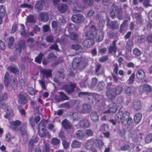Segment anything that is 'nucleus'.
<instances>
[{
	"instance_id": "nucleus-59",
	"label": "nucleus",
	"mask_w": 152,
	"mask_h": 152,
	"mask_svg": "<svg viewBox=\"0 0 152 152\" xmlns=\"http://www.w3.org/2000/svg\"><path fill=\"white\" fill-rule=\"evenodd\" d=\"M60 94L61 95V98H62V99L64 100L65 99H68L67 97V96H66L65 94H64V93L63 92H60Z\"/></svg>"
},
{
	"instance_id": "nucleus-11",
	"label": "nucleus",
	"mask_w": 152,
	"mask_h": 152,
	"mask_svg": "<svg viewBox=\"0 0 152 152\" xmlns=\"http://www.w3.org/2000/svg\"><path fill=\"white\" fill-rule=\"evenodd\" d=\"M25 42L23 40L22 41L19 47L16 46V49L14 52V53L17 56H19L20 55V51L21 49H23L25 47Z\"/></svg>"
},
{
	"instance_id": "nucleus-3",
	"label": "nucleus",
	"mask_w": 152,
	"mask_h": 152,
	"mask_svg": "<svg viewBox=\"0 0 152 152\" xmlns=\"http://www.w3.org/2000/svg\"><path fill=\"white\" fill-rule=\"evenodd\" d=\"M122 90V87L120 86H118L115 88L107 90L106 95L109 99H113L116 95L120 94Z\"/></svg>"
},
{
	"instance_id": "nucleus-33",
	"label": "nucleus",
	"mask_w": 152,
	"mask_h": 152,
	"mask_svg": "<svg viewBox=\"0 0 152 152\" xmlns=\"http://www.w3.org/2000/svg\"><path fill=\"white\" fill-rule=\"evenodd\" d=\"M59 140L56 138H53L51 140V143L54 145H57L59 143Z\"/></svg>"
},
{
	"instance_id": "nucleus-8",
	"label": "nucleus",
	"mask_w": 152,
	"mask_h": 152,
	"mask_svg": "<svg viewBox=\"0 0 152 152\" xmlns=\"http://www.w3.org/2000/svg\"><path fill=\"white\" fill-rule=\"evenodd\" d=\"M4 109L6 113L4 117L7 118H8L9 117H12L13 116V113L11 109L6 104L4 105L3 108Z\"/></svg>"
},
{
	"instance_id": "nucleus-48",
	"label": "nucleus",
	"mask_w": 152,
	"mask_h": 152,
	"mask_svg": "<svg viewBox=\"0 0 152 152\" xmlns=\"http://www.w3.org/2000/svg\"><path fill=\"white\" fill-rule=\"evenodd\" d=\"M86 134L88 136H92L93 134V132L90 129L87 130L86 131Z\"/></svg>"
},
{
	"instance_id": "nucleus-5",
	"label": "nucleus",
	"mask_w": 152,
	"mask_h": 152,
	"mask_svg": "<svg viewBox=\"0 0 152 152\" xmlns=\"http://www.w3.org/2000/svg\"><path fill=\"white\" fill-rule=\"evenodd\" d=\"M109 109L108 110L105 112L104 114L102 115V119L105 120L107 119V115H104L108 113H115L117 110L118 108L116 104L113 102H110L109 105Z\"/></svg>"
},
{
	"instance_id": "nucleus-40",
	"label": "nucleus",
	"mask_w": 152,
	"mask_h": 152,
	"mask_svg": "<svg viewBox=\"0 0 152 152\" xmlns=\"http://www.w3.org/2000/svg\"><path fill=\"white\" fill-rule=\"evenodd\" d=\"M29 93L31 95H33L35 94V91L34 89L32 87H29L28 88Z\"/></svg>"
},
{
	"instance_id": "nucleus-38",
	"label": "nucleus",
	"mask_w": 152,
	"mask_h": 152,
	"mask_svg": "<svg viewBox=\"0 0 152 152\" xmlns=\"http://www.w3.org/2000/svg\"><path fill=\"white\" fill-rule=\"evenodd\" d=\"M10 71L13 73L18 74L19 73L18 68L16 67H10Z\"/></svg>"
},
{
	"instance_id": "nucleus-37",
	"label": "nucleus",
	"mask_w": 152,
	"mask_h": 152,
	"mask_svg": "<svg viewBox=\"0 0 152 152\" xmlns=\"http://www.w3.org/2000/svg\"><path fill=\"white\" fill-rule=\"evenodd\" d=\"M34 20L33 16L32 15H30L28 16L26 19V23L27 22H34Z\"/></svg>"
},
{
	"instance_id": "nucleus-39",
	"label": "nucleus",
	"mask_w": 152,
	"mask_h": 152,
	"mask_svg": "<svg viewBox=\"0 0 152 152\" xmlns=\"http://www.w3.org/2000/svg\"><path fill=\"white\" fill-rule=\"evenodd\" d=\"M151 0H145L143 2V5L145 7H148L151 6Z\"/></svg>"
},
{
	"instance_id": "nucleus-27",
	"label": "nucleus",
	"mask_w": 152,
	"mask_h": 152,
	"mask_svg": "<svg viewBox=\"0 0 152 152\" xmlns=\"http://www.w3.org/2000/svg\"><path fill=\"white\" fill-rule=\"evenodd\" d=\"M80 145V143L77 140L73 141L71 145V146L73 148H79Z\"/></svg>"
},
{
	"instance_id": "nucleus-42",
	"label": "nucleus",
	"mask_w": 152,
	"mask_h": 152,
	"mask_svg": "<svg viewBox=\"0 0 152 152\" xmlns=\"http://www.w3.org/2000/svg\"><path fill=\"white\" fill-rule=\"evenodd\" d=\"M38 141V139L37 137H36L34 139V141L31 140L30 141L29 143V146H31L32 148L33 147V143H37Z\"/></svg>"
},
{
	"instance_id": "nucleus-50",
	"label": "nucleus",
	"mask_w": 152,
	"mask_h": 152,
	"mask_svg": "<svg viewBox=\"0 0 152 152\" xmlns=\"http://www.w3.org/2000/svg\"><path fill=\"white\" fill-rule=\"evenodd\" d=\"M20 25L21 26V28H22V30H23L22 31H23L21 32H20V34L23 37H25L26 35V32H25V31L24 30V26L22 24H21Z\"/></svg>"
},
{
	"instance_id": "nucleus-22",
	"label": "nucleus",
	"mask_w": 152,
	"mask_h": 152,
	"mask_svg": "<svg viewBox=\"0 0 152 152\" xmlns=\"http://www.w3.org/2000/svg\"><path fill=\"white\" fill-rule=\"evenodd\" d=\"M39 18L42 20L46 22L48 20V16L46 13H42L39 15Z\"/></svg>"
},
{
	"instance_id": "nucleus-35",
	"label": "nucleus",
	"mask_w": 152,
	"mask_h": 152,
	"mask_svg": "<svg viewBox=\"0 0 152 152\" xmlns=\"http://www.w3.org/2000/svg\"><path fill=\"white\" fill-rule=\"evenodd\" d=\"M75 87V85L74 84H72L69 87V89H66V91L69 93L73 92L74 91V89Z\"/></svg>"
},
{
	"instance_id": "nucleus-25",
	"label": "nucleus",
	"mask_w": 152,
	"mask_h": 152,
	"mask_svg": "<svg viewBox=\"0 0 152 152\" xmlns=\"http://www.w3.org/2000/svg\"><path fill=\"white\" fill-rule=\"evenodd\" d=\"M62 124L63 126L65 129H69L71 126L70 123L66 120H64L62 122Z\"/></svg>"
},
{
	"instance_id": "nucleus-17",
	"label": "nucleus",
	"mask_w": 152,
	"mask_h": 152,
	"mask_svg": "<svg viewBox=\"0 0 152 152\" xmlns=\"http://www.w3.org/2000/svg\"><path fill=\"white\" fill-rule=\"evenodd\" d=\"M91 110L90 106L89 105L84 104L83 106L81 112L85 113L90 112Z\"/></svg>"
},
{
	"instance_id": "nucleus-15",
	"label": "nucleus",
	"mask_w": 152,
	"mask_h": 152,
	"mask_svg": "<svg viewBox=\"0 0 152 152\" xmlns=\"http://www.w3.org/2000/svg\"><path fill=\"white\" fill-rule=\"evenodd\" d=\"M145 74L144 72L142 70H139L136 73L137 77L139 80L144 79L145 77Z\"/></svg>"
},
{
	"instance_id": "nucleus-2",
	"label": "nucleus",
	"mask_w": 152,
	"mask_h": 152,
	"mask_svg": "<svg viewBox=\"0 0 152 152\" xmlns=\"http://www.w3.org/2000/svg\"><path fill=\"white\" fill-rule=\"evenodd\" d=\"M90 31L88 32L86 34L85 36L86 39L84 41L83 43L84 45L87 47H90L94 43V40L92 39L94 36L92 32L95 33L96 28L94 26H91L90 27Z\"/></svg>"
},
{
	"instance_id": "nucleus-24",
	"label": "nucleus",
	"mask_w": 152,
	"mask_h": 152,
	"mask_svg": "<svg viewBox=\"0 0 152 152\" xmlns=\"http://www.w3.org/2000/svg\"><path fill=\"white\" fill-rule=\"evenodd\" d=\"M103 34L102 31H99L97 34L95 36V38L97 41H101L103 39Z\"/></svg>"
},
{
	"instance_id": "nucleus-4",
	"label": "nucleus",
	"mask_w": 152,
	"mask_h": 152,
	"mask_svg": "<svg viewBox=\"0 0 152 152\" xmlns=\"http://www.w3.org/2000/svg\"><path fill=\"white\" fill-rule=\"evenodd\" d=\"M129 112L123 113L122 111L118 112L115 116V120L118 122L121 121L122 124L127 123V120L129 118Z\"/></svg>"
},
{
	"instance_id": "nucleus-63",
	"label": "nucleus",
	"mask_w": 152,
	"mask_h": 152,
	"mask_svg": "<svg viewBox=\"0 0 152 152\" xmlns=\"http://www.w3.org/2000/svg\"><path fill=\"white\" fill-rule=\"evenodd\" d=\"M39 83L41 85V87L42 88L45 89V86L44 82L42 80H39Z\"/></svg>"
},
{
	"instance_id": "nucleus-32",
	"label": "nucleus",
	"mask_w": 152,
	"mask_h": 152,
	"mask_svg": "<svg viewBox=\"0 0 152 152\" xmlns=\"http://www.w3.org/2000/svg\"><path fill=\"white\" fill-rule=\"evenodd\" d=\"M9 76V73L7 72L5 75L4 77V84L5 86H8V77Z\"/></svg>"
},
{
	"instance_id": "nucleus-54",
	"label": "nucleus",
	"mask_w": 152,
	"mask_h": 152,
	"mask_svg": "<svg viewBox=\"0 0 152 152\" xmlns=\"http://www.w3.org/2000/svg\"><path fill=\"white\" fill-rule=\"evenodd\" d=\"M53 40V38L51 36H48L46 37V40L48 42H51Z\"/></svg>"
},
{
	"instance_id": "nucleus-30",
	"label": "nucleus",
	"mask_w": 152,
	"mask_h": 152,
	"mask_svg": "<svg viewBox=\"0 0 152 152\" xmlns=\"http://www.w3.org/2000/svg\"><path fill=\"white\" fill-rule=\"evenodd\" d=\"M14 39L12 37H10L8 40V45L9 48H12L14 42Z\"/></svg>"
},
{
	"instance_id": "nucleus-28",
	"label": "nucleus",
	"mask_w": 152,
	"mask_h": 152,
	"mask_svg": "<svg viewBox=\"0 0 152 152\" xmlns=\"http://www.w3.org/2000/svg\"><path fill=\"white\" fill-rule=\"evenodd\" d=\"M115 41H114L113 42V46L110 47L109 49V52L112 53L113 52L115 53L116 52V48L115 46Z\"/></svg>"
},
{
	"instance_id": "nucleus-61",
	"label": "nucleus",
	"mask_w": 152,
	"mask_h": 152,
	"mask_svg": "<svg viewBox=\"0 0 152 152\" xmlns=\"http://www.w3.org/2000/svg\"><path fill=\"white\" fill-rule=\"evenodd\" d=\"M107 56L99 58V60L101 62H103L107 59Z\"/></svg>"
},
{
	"instance_id": "nucleus-7",
	"label": "nucleus",
	"mask_w": 152,
	"mask_h": 152,
	"mask_svg": "<svg viewBox=\"0 0 152 152\" xmlns=\"http://www.w3.org/2000/svg\"><path fill=\"white\" fill-rule=\"evenodd\" d=\"M152 90L151 87L149 85L145 84L140 86L139 91L141 93L143 92L147 93L151 92Z\"/></svg>"
},
{
	"instance_id": "nucleus-12",
	"label": "nucleus",
	"mask_w": 152,
	"mask_h": 152,
	"mask_svg": "<svg viewBox=\"0 0 152 152\" xmlns=\"http://www.w3.org/2000/svg\"><path fill=\"white\" fill-rule=\"evenodd\" d=\"M133 107L136 111H138L141 109V105L140 102L137 100H134L133 102Z\"/></svg>"
},
{
	"instance_id": "nucleus-57",
	"label": "nucleus",
	"mask_w": 152,
	"mask_h": 152,
	"mask_svg": "<svg viewBox=\"0 0 152 152\" xmlns=\"http://www.w3.org/2000/svg\"><path fill=\"white\" fill-rule=\"evenodd\" d=\"M80 48V46L79 45H73L72 46V48L76 50L79 49Z\"/></svg>"
},
{
	"instance_id": "nucleus-6",
	"label": "nucleus",
	"mask_w": 152,
	"mask_h": 152,
	"mask_svg": "<svg viewBox=\"0 0 152 152\" xmlns=\"http://www.w3.org/2000/svg\"><path fill=\"white\" fill-rule=\"evenodd\" d=\"M46 120H42L39 126V134L41 137H44L45 135L46 131L45 130V126L47 123Z\"/></svg>"
},
{
	"instance_id": "nucleus-44",
	"label": "nucleus",
	"mask_w": 152,
	"mask_h": 152,
	"mask_svg": "<svg viewBox=\"0 0 152 152\" xmlns=\"http://www.w3.org/2000/svg\"><path fill=\"white\" fill-rule=\"evenodd\" d=\"M20 7L22 8L27 7L29 9H32L33 7L31 5L26 4H22L20 6Z\"/></svg>"
},
{
	"instance_id": "nucleus-53",
	"label": "nucleus",
	"mask_w": 152,
	"mask_h": 152,
	"mask_svg": "<svg viewBox=\"0 0 152 152\" xmlns=\"http://www.w3.org/2000/svg\"><path fill=\"white\" fill-rule=\"evenodd\" d=\"M19 110L22 116L23 117H25V110L23 109H22L20 107L19 108Z\"/></svg>"
},
{
	"instance_id": "nucleus-18",
	"label": "nucleus",
	"mask_w": 152,
	"mask_h": 152,
	"mask_svg": "<svg viewBox=\"0 0 152 152\" xmlns=\"http://www.w3.org/2000/svg\"><path fill=\"white\" fill-rule=\"evenodd\" d=\"M58 8L59 11L61 12H64L68 9V7L65 4H60Z\"/></svg>"
},
{
	"instance_id": "nucleus-62",
	"label": "nucleus",
	"mask_w": 152,
	"mask_h": 152,
	"mask_svg": "<svg viewBox=\"0 0 152 152\" xmlns=\"http://www.w3.org/2000/svg\"><path fill=\"white\" fill-rule=\"evenodd\" d=\"M20 82L21 87L22 88L24 87L25 85V83L24 80L23 79H21L20 80Z\"/></svg>"
},
{
	"instance_id": "nucleus-51",
	"label": "nucleus",
	"mask_w": 152,
	"mask_h": 152,
	"mask_svg": "<svg viewBox=\"0 0 152 152\" xmlns=\"http://www.w3.org/2000/svg\"><path fill=\"white\" fill-rule=\"evenodd\" d=\"M92 0H84V3L85 4L91 5L92 4Z\"/></svg>"
},
{
	"instance_id": "nucleus-46",
	"label": "nucleus",
	"mask_w": 152,
	"mask_h": 152,
	"mask_svg": "<svg viewBox=\"0 0 152 152\" xmlns=\"http://www.w3.org/2000/svg\"><path fill=\"white\" fill-rule=\"evenodd\" d=\"M90 126V123L88 120L84 121V124H81L82 126H84L86 127H88Z\"/></svg>"
},
{
	"instance_id": "nucleus-20",
	"label": "nucleus",
	"mask_w": 152,
	"mask_h": 152,
	"mask_svg": "<svg viewBox=\"0 0 152 152\" xmlns=\"http://www.w3.org/2000/svg\"><path fill=\"white\" fill-rule=\"evenodd\" d=\"M91 119L93 122H96L99 120V116L95 112H92L91 115Z\"/></svg>"
},
{
	"instance_id": "nucleus-19",
	"label": "nucleus",
	"mask_w": 152,
	"mask_h": 152,
	"mask_svg": "<svg viewBox=\"0 0 152 152\" xmlns=\"http://www.w3.org/2000/svg\"><path fill=\"white\" fill-rule=\"evenodd\" d=\"M84 135V132L82 130L77 131L75 135V137L77 138L81 139Z\"/></svg>"
},
{
	"instance_id": "nucleus-31",
	"label": "nucleus",
	"mask_w": 152,
	"mask_h": 152,
	"mask_svg": "<svg viewBox=\"0 0 152 152\" xmlns=\"http://www.w3.org/2000/svg\"><path fill=\"white\" fill-rule=\"evenodd\" d=\"M43 56V55L42 53H40L39 55L35 58V60L36 62L39 64H40Z\"/></svg>"
},
{
	"instance_id": "nucleus-56",
	"label": "nucleus",
	"mask_w": 152,
	"mask_h": 152,
	"mask_svg": "<svg viewBox=\"0 0 152 152\" xmlns=\"http://www.w3.org/2000/svg\"><path fill=\"white\" fill-rule=\"evenodd\" d=\"M129 145H125L122 146L121 148L122 150L125 151L129 149Z\"/></svg>"
},
{
	"instance_id": "nucleus-13",
	"label": "nucleus",
	"mask_w": 152,
	"mask_h": 152,
	"mask_svg": "<svg viewBox=\"0 0 152 152\" xmlns=\"http://www.w3.org/2000/svg\"><path fill=\"white\" fill-rule=\"evenodd\" d=\"M41 72L44 77L47 78L51 76V70L50 69L46 70L44 69H41Z\"/></svg>"
},
{
	"instance_id": "nucleus-26",
	"label": "nucleus",
	"mask_w": 152,
	"mask_h": 152,
	"mask_svg": "<svg viewBox=\"0 0 152 152\" xmlns=\"http://www.w3.org/2000/svg\"><path fill=\"white\" fill-rule=\"evenodd\" d=\"M118 9V7L116 5H113L111 7L110 10V15L113 18L115 15V13Z\"/></svg>"
},
{
	"instance_id": "nucleus-9",
	"label": "nucleus",
	"mask_w": 152,
	"mask_h": 152,
	"mask_svg": "<svg viewBox=\"0 0 152 152\" xmlns=\"http://www.w3.org/2000/svg\"><path fill=\"white\" fill-rule=\"evenodd\" d=\"M72 20L75 23H80L83 21L84 18L80 14L74 15L72 17Z\"/></svg>"
},
{
	"instance_id": "nucleus-47",
	"label": "nucleus",
	"mask_w": 152,
	"mask_h": 152,
	"mask_svg": "<svg viewBox=\"0 0 152 152\" xmlns=\"http://www.w3.org/2000/svg\"><path fill=\"white\" fill-rule=\"evenodd\" d=\"M62 144L64 148L66 149L68 148L69 145V143L67 142L65 140L63 141Z\"/></svg>"
},
{
	"instance_id": "nucleus-49",
	"label": "nucleus",
	"mask_w": 152,
	"mask_h": 152,
	"mask_svg": "<svg viewBox=\"0 0 152 152\" xmlns=\"http://www.w3.org/2000/svg\"><path fill=\"white\" fill-rule=\"evenodd\" d=\"M70 38L72 40H75L77 38V35L75 33H72L70 36Z\"/></svg>"
},
{
	"instance_id": "nucleus-36",
	"label": "nucleus",
	"mask_w": 152,
	"mask_h": 152,
	"mask_svg": "<svg viewBox=\"0 0 152 152\" xmlns=\"http://www.w3.org/2000/svg\"><path fill=\"white\" fill-rule=\"evenodd\" d=\"M134 77L135 74L134 73H132L128 81L129 84L132 83L133 82L134 80Z\"/></svg>"
},
{
	"instance_id": "nucleus-60",
	"label": "nucleus",
	"mask_w": 152,
	"mask_h": 152,
	"mask_svg": "<svg viewBox=\"0 0 152 152\" xmlns=\"http://www.w3.org/2000/svg\"><path fill=\"white\" fill-rule=\"evenodd\" d=\"M49 28V26L47 25H45L43 27V29L44 31H48Z\"/></svg>"
},
{
	"instance_id": "nucleus-29",
	"label": "nucleus",
	"mask_w": 152,
	"mask_h": 152,
	"mask_svg": "<svg viewBox=\"0 0 152 152\" xmlns=\"http://www.w3.org/2000/svg\"><path fill=\"white\" fill-rule=\"evenodd\" d=\"M146 142L148 143L152 141V134H150L146 137L145 139Z\"/></svg>"
},
{
	"instance_id": "nucleus-34",
	"label": "nucleus",
	"mask_w": 152,
	"mask_h": 152,
	"mask_svg": "<svg viewBox=\"0 0 152 152\" xmlns=\"http://www.w3.org/2000/svg\"><path fill=\"white\" fill-rule=\"evenodd\" d=\"M35 8L38 12L40 11L42 8L41 3L40 2L37 3L35 5Z\"/></svg>"
},
{
	"instance_id": "nucleus-58",
	"label": "nucleus",
	"mask_w": 152,
	"mask_h": 152,
	"mask_svg": "<svg viewBox=\"0 0 152 152\" xmlns=\"http://www.w3.org/2000/svg\"><path fill=\"white\" fill-rule=\"evenodd\" d=\"M114 67L113 69L114 72L117 74L118 69V65L117 64H115L114 65Z\"/></svg>"
},
{
	"instance_id": "nucleus-14",
	"label": "nucleus",
	"mask_w": 152,
	"mask_h": 152,
	"mask_svg": "<svg viewBox=\"0 0 152 152\" xmlns=\"http://www.w3.org/2000/svg\"><path fill=\"white\" fill-rule=\"evenodd\" d=\"M10 128L16 130H17V128L18 126L21 124V122L19 121H16L12 122H10Z\"/></svg>"
},
{
	"instance_id": "nucleus-23",
	"label": "nucleus",
	"mask_w": 152,
	"mask_h": 152,
	"mask_svg": "<svg viewBox=\"0 0 152 152\" xmlns=\"http://www.w3.org/2000/svg\"><path fill=\"white\" fill-rule=\"evenodd\" d=\"M142 118V115L141 113L136 114L134 117V120L136 123H138L140 121Z\"/></svg>"
},
{
	"instance_id": "nucleus-43",
	"label": "nucleus",
	"mask_w": 152,
	"mask_h": 152,
	"mask_svg": "<svg viewBox=\"0 0 152 152\" xmlns=\"http://www.w3.org/2000/svg\"><path fill=\"white\" fill-rule=\"evenodd\" d=\"M133 53L136 56H139L141 54V51L138 49H135L133 50Z\"/></svg>"
},
{
	"instance_id": "nucleus-21",
	"label": "nucleus",
	"mask_w": 152,
	"mask_h": 152,
	"mask_svg": "<svg viewBox=\"0 0 152 152\" xmlns=\"http://www.w3.org/2000/svg\"><path fill=\"white\" fill-rule=\"evenodd\" d=\"M26 95L20 94L18 96L19 101L20 102L23 104H25L27 102V100L26 98Z\"/></svg>"
},
{
	"instance_id": "nucleus-1",
	"label": "nucleus",
	"mask_w": 152,
	"mask_h": 152,
	"mask_svg": "<svg viewBox=\"0 0 152 152\" xmlns=\"http://www.w3.org/2000/svg\"><path fill=\"white\" fill-rule=\"evenodd\" d=\"M103 145V142L101 140H95L91 139L86 142L85 147L86 149L88 150H91L92 152H96V148H101Z\"/></svg>"
},
{
	"instance_id": "nucleus-16",
	"label": "nucleus",
	"mask_w": 152,
	"mask_h": 152,
	"mask_svg": "<svg viewBox=\"0 0 152 152\" xmlns=\"http://www.w3.org/2000/svg\"><path fill=\"white\" fill-rule=\"evenodd\" d=\"M135 90V88L132 87H126L124 88L125 92L128 95L133 94Z\"/></svg>"
},
{
	"instance_id": "nucleus-64",
	"label": "nucleus",
	"mask_w": 152,
	"mask_h": 152,
	"mask_svg": "<svg viewBox=\"0 0 152 152\" xmlns=\"http://www.w3.org/2000/svg\"><path fill=\"white\" fill-rule=\"evenodd\" d=\"M148 18L150 21H152V10H151L149 13Z\"/></svg>"
},
{
	"instance_id": "nucleus-52",
	"label": "nucleus",
	"mask_w": 152,
	"mask_h": 152,
	"mask_svg": "<svg viewBox=\"0 0 152 152\" xmlns=\"http://www.w3.org/2000/svg\"><path fill=\"white\" fill-rule=\"evenodd\" d=\"M5 48L4 43L1 40H0V49H4Z\"/></svg>"
},
{
	"instance_id": "nucleus-10",
	"label": "nucleus",
	"mask_w": 152,
	"mask_h": 152,
	"mask_svg": "<svg viewBox=\"0 0 152 152\" xmlns=\"http://www.w3.org/2000/svg\"><path fill=\"white\" fill-rule=\"evenodd\" d=\"M40 120V118L39 115L36 116L35 118L33 117H31L29 119V122L31 126L33 127L35 124L38 123Z\"/></svg>"
},
{
	"instance_id": "nucleus-55",
	"label": "nucleus",
	"mask_w": 152,
	"mask_h": 152,
	"mask_svg": "<svg viewBox=\"0 0 152 152\" xmlns=\"http://www.w3.org/2000/svg\"><path fill=\"white\" fill-rule=\"evenodd\" d=\"M50 48L51 49H54L56 51H58V45L56 44H55L51 46Z\"/></svg>"
},
{
	"instance_id": "nucleus-41",
	"label": "nucleus",
	"mask_w": 152,
	"mask_h": 152,
	"mask_svg": "<svg viewBox=\"0 0 152 152\" xmlns=\"http://www.w3.org/2000/svg\"><path fill=\"white\" fill-rule=\"evenodd\" d=\"M21 134L22 135H25L26 133V131L25 127H23L22 126L19 130Z\"/></svg>"
},
{
	"instance_id": "nucleus-45",
	"label": "nucleus",
	"mask_w": 152,
	"mask_h": 152,
	"mask_svg": "<svg viewBox=\"0 0 152 152\" xmlns=\"http://www.w3.org/2000/svg\"><path fill=\"white\" fill-rule=\"evenodd\" d=\"M49 145L48 144H45L44 147L43 152H49Z\"/></svg>"
}]
</instances>
